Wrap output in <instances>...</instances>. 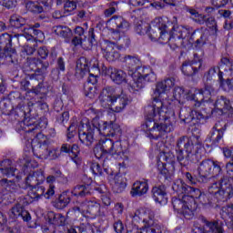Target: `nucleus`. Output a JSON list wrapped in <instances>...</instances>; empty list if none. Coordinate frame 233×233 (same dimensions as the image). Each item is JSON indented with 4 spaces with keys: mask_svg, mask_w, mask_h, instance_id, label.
I'll use <instances>...</instances> for the list:
<instances>
[{
    "mask_svg": "<svg viewBox=\"0 0 233 233\" xmlns=\"http://www.w3.org/2000/svg\"><path fill=\"white\" fill-rule=\"evenodd\" d=\"M172 86L174 78H167L157 84L152 102L146 109V122L142 126L149 139H159L161 136L170 134L174 130L176 106L170 105L167 107L163 103V94Z\"/></svg>",
    "mask_w": 233,
    "mask_h": 233,
    "instance_id": "f257e3e1",
    "label": "nucleus"
},
{
    "mask_svg": "<svg viewBox=\"0 0 233 233\" xmlns=\"http://www.w3.org/2000/svg\"><path fill=\"white\" fill-rule=\"evenodd\" d=\"M208 194L201 193L199 188L195 187L191 198L196 201V205H198V201L201 203V205H209L212 206V199H210V196H214L215 199L218 201H227L230 199V196L233 194L232 185L230 184V179L228 177H222L218 182L213 183L208 187Z\"/></svg>",
    "mask_w": 233,
    "mask_h": 233,
    "instance_id": "f03ea898",
    "label": "nucleus"
},
{
    "mask_svg": "<svg viewBox=\"0 0 233 233\" xmlns=\"http://www.w3.org/2000/svg\"><path fill=\"white\" fill-rule=\"evenodd\" d=\"M201 148V142L196 137L188 138L187 136L180 137L177 140L176 154L180 166L188 167L190 157L198 154Z\"/></svg>",
    "mask_w": 233,
    "mask_h": 233,
    "instance_id": "7ed1b4c3",
    "label": "nucleus"
},
{
    "mask_svg": "<svg viewBox=\"0 0 233 233\" xmlns=\"http://www.w3.org/2000/svg\"><path fill=\"white\" fill-rule=\"evenodd\" d=\"M99 101L103 108H110L114 106L115 112H122L127 108L130 99L125 93L116 95L113 87L104 88L99 96Z\"/></svg>",
    "mask_w": 233,
    "mask_h": 233,
    "instance_id": "20e7f679",
    "label": "nucleus"
},
{
    "mask_svg": "<svg viewBox=\"0 0 233 233\" xmlns=\"http://www.w3.org/2000/svg\"><path fill=\"white\" fill-rule=\"evenodd\" d=\"M103 147L106 148V152H107V154H110V156H113V157L118 161H122L118 163L119 167H125L128 165L130 153L128 152V149L123 147L121 141H114L110 138L104 137Z\"/></svg>",
    "mask_w": 233,
    "mask_h": 233,
    "instance_id": "39448f33",
    "label": "nucleus"
},
{
    "mask_svg": "<svg viewBox=\"0 0 233 233\" xmlns=\"http://www.w3.org/2000/svg\"><path fill=\"white\" fill-rule=\"evenodd\" d=\"M100 210L101 204L96 198H86L67 211L66 219H76L79 214L85 213L91 214V216H97Z\"/></svg>",
    "mask_w": 233,
    "mask_h": 233,
    "instance_id": "423d86ee",
    "label": "nucleus"
},
{
    "mask_svg": "<svg viewBox=\"0 0 233 233\" xmlns=\"http://www.w3.org/2000/svg\"><path fill=\"white\" fill-rule=\"evenodd\" d=\"M172 205L174 210L177 214H182L186 219H192L194 212L198 208L196 200L191 196L174 197L172 198Z\"/></svg>",
    "mask_w": 233,
    "mask_h": 233,
    "instance_id": "0eeeda50",
    "label": "nucleus"
},
{
    "mask_svg": "<svg viewBox=\"0 0 233 233\" xmlns=\"http://www.w3.org/2000/svg\"><path fill=\"white\" fill-rule=\"evenodd\" d=\"M70 194L75 198H87L90 196V186L88 185H77L71 191L66 190L59 195L58 199L55 203L56 208L62 210V208H66L72 201Z\"/></svg>",
    "mask_w": 233,
    "mask_h": 233,
    "instance_id": "6e6552de",
    "label": "nucleus"
},
{
    "mask_svg": "<svg viewBox=\"0 0 233 233\" xmlns=\"http://www.w3.org/2000/svg\"><path fill=\"white\" fill-rule=\"evenodd\" d=\"M198 174L201 183H208L212 177L221 174V163L212 159L202 160L198 167Z\"/></svg>",
    "mask_w": 233,
    "mask_h": 233,
    "instance_id": "1a4fd4ad",
    "label": "nucleus"
},
{
    "mask_svg": "<svg viewBox=\"0 0 233 233\" xmlns=\"http://www.w3.org/2000/svg\"><path fill=\"white\" fill-rule=\"evenodd\" d=\"M31 146L33 152H36L43 159H57L60 152L57 149H48L46 145V137L43 133L36 134L35 137L32 140Z\"/></svg>",
    "mask_w": 233,
    "mask_h": 233,
    "instance_id": "9d476101",
    "label": "nucleus"
},
{
    "mask_svg": "<svg viewBox=\"0 0 233 233\" xmlns=\"http://www.w3.org/2000/svg\"><path fill=\"white\" fill-rule=\"evenodd\" d=\"M134 76H137V80L130 85V92H138L145 86V83H153L156 81V74L150 69V67L137 66L135 71H133Z\"/></svg>",
    "mask_w": 233,
    "mask_h": 233,
    "instance_id": "9b49d317",
    "label": "nucleus"
},
{
    "mask_svg": "<svg viewBox=\"0 0 233 233\" xmlns=\"http://www.w3.org/2000/svg\"><path fill=\"white\" fill-rule=\"evenodd\" d=\"M214 92V86L211 83H204V88L195 89L194 93L188 92L186 99L191 101L192 105L196 108L201 106L202 103L210 101L212 97V93Z\"/></svg>",
    "mask_w": 233,
    "mask_h": 233,
    "instance_id": "f8f14e48",
    "label": "nucleus"
},
{
    "mask_svg": "<svg viewBox=\"0 0 233 233\" xmlns=\"http://www.w3.org/2000/svg\"><path fill=\"white\" fill-rule=\"evenodd\" d=\"M173 34L177 41V48L183 46L187 48L189 45H192V34H194V28L190 25H177L173 26Z\"/></svg>",
    "mask_w": 233,
    "mask_h": 233,
    "instance_id": "ddd939ff",
    "label": "nucleus"
},
{
    "mask_svg": "<svg viewBox=\"0 0 233 233\" xmlns=\"http://www.w3.org/2000/svg\"><path fill=\"white\" fill-rule=\"evenodd\" d=\"M144 227H133L127 233H162L161 226L154 221V213H148V218L143 219Z\"/></svg>",
    "mask_w": 233,
    "mask_h": 233,
    "instance_id": "4468645a",
    "label": "nucleus"
},
{
    "mask_svg": "<svg viewBox=\"0 0 233 233\" xmlns=\"http://www.w3.org/2000/svg\"><path fill=\"white\" fill-rule=\"evenodd\" d=\"M219 72H232V62L230 59L228 57H222L218 66L209 68L208 72L204 75V83H210L212 85V78L216 76V74L218 75Z\"/></svg>",
    "mask_w": 233,
    "mask_h": 233,
    "instance_id": "2eb2a0df",
    "label": "nucleus"
},
{
    "mask_svg": "<svg viewBox=\"0 0 233 233\" xmlns=\"http://www.w3.org/2000/svg\"><path fill=\"white\" fill-rule=\"evenodd\" d=\"M78 137L80 142L86 147H92L96 138L94 137V129L90 127V124L86 120L85 122H80L78 126Z\"/></svg>",
    "mask_w": 233,
    "mask_h": 233,
    "instance_id": "dca6fc26",
    "label": "nucleus"
},
{
    "mask_svg": "<svg viewBox=\"0 0 233 233\" xmlns=\"http://www.w3.org/2000/svg\"><path fill=\"white\" fill-rule=\"evenodd\" d=\"M15 35L2 34L0 35V57H12L15 56V49L12 48V38Z\"/></svg>",
    "mask_w": 233,
    "mask_h": 233,
    "instance_id": "f3484780",
    "label": "nucleus"
},
{
    "mask_svg": "<svg viewBox=\"0 0 233 233\" xmlns=\"http://www.w3.org/2000/svg\"><path fill=\"white\" fill-rule=\"evenodd\" d=\"M116 43L109 40H104L101 43L103 56L106 59V61H109V63H112L113 61H117V59L121 57L119 52L116 50Z\"/></svg>",
    "mask_w": 233,
    "mask_h": 233,
    "instance_id": "a211bd4d",
    "label": "nucleus"
},
{
    "mask_svg": "<svg viewBox=\"0 0 233 233\" xmlns=\"http://www.w3.org/2000/svg\"><path fill=\"white\" fill-rule=\"evenodd\" d=\"M98 130L104 137H116V139L121 137V127L112 121L104 122Z\"/></svg>",
    "mask_w": 233,
    "mask_h": 233,
    "instance_id": "6ab92c4d",
    "label": "nucleus"
},
{
    "mask_svg": "<svg viewBox=\"0 0 233 233\" xmlns=\"http://www.w3.org/2000/svg\"><path fill=\"white\" fill-rule=\"evenodd\" d=\"M203 66V60L200 58H195L192 61H185L182 64V73L184 76H187V77H193V76H196L199 70H201V67Z\"/></svg>",
    "mask_w": 233,
    "mask_h": 233,
    "instance_id": "aec40b11",
    "label": "nucleus"
},
{
    "mask_svg": "<svg viewBox=\"0 0 233 233\" xmlns=\"http://www.w3.org/2000/svg\"><path fill=\"white\" fill-rule=\"evenodd\" d=\"M106 25L111 30L125 34L130 28V24L123 16L114 15L107 20Z\"/></svg>",
    "mask_w": 233,
    "mask_h": 233,
    "instance_id": "412c9836",
    "label": "nucleus"
},
{
    "mask_svg": "<svg viewBox=\"0 0 233 233\" xmlns=\"http://www.w3.org/2000/svg\"><path fill=\"white\" fill-rule=\"evenodd\" d=\"M15 37H16L17 41H19V39L28 40L32 37V39H35L41 43L42 41H45V33H43L39 29H35L34 27H30V25H26L24 28V35L15 34Z\"/></svg>",
    "mask_w": 233,
    "mask_h": 233,
    "instance_id": "4be33fe9",
    "label": "nucleus"
},
{
    "mask_svg": "<svg viewBox=\"0 0 233 233\" xmlns=\"http://www.w3.org/2000/svg\"><path fill=\"white\" fill-rule=\"evenodd\" d=\"M225 130H227V124L223 121L217 122L208 135V141L211 145H218L223 139Z\"/></svg>",
    "mask_w": 233,
    "mask_h": 233,
    "instance_id": "5701e85b",
    "label": "nucleus"
},
{
    "mask_svg": "<svg viewBox=\"0 0 233 233\" xmlns=\"http://www.w3.org/2000/svg\"><path fill=\"white\" fill-rule=\"evenodd\" d=\"M168 30V18L157 17L151 22V32L149 33V39H157V34Z\"/></svg>",
    "mask_w": 233,
    "mask_h": 233,
    "instance_id": "b1692460",
    "label": "nucleus"
},
{
    "mask_svg": "<svg viewBox=\"0 0 233 233\" xmlns=\"http://www.w3.org/2000/svg\"><path fill=\"white\" fill-rule=\"evenodd\" d=\"M151 41H159L161 45H169L170 48L176 50L177 48V44L176 41V35H174V29L168 33V29L166 31H159L157 34V38H150Z\"/></svg>",
    "mask_w": 233,
    "mask_h": 233,
    "instance_id": "393cba45",
    "label": "nucleus"
},
{
    "mask_svg": "<svg viewBox=\"0 0 233 233\" xmlns=\"http://www.w3.org/2000/svg\"><path fill=\"white\" fill-rule=\"evenodd\" d=\"M204 222L203 228H198V233H225L223 223L219 221H208L207 218H202Z\"/></svg>",
    "mask_w": 233,
    "mask_h": 233,
    "instance_id": "a878e982",
    "label": "nucleus"
},
{
    "mask_svg": "<svg viewBox=\"0 0 233 233\" xmlns=\"http://www.w3.org/2000/svg\"><path fill=\"white\" fill-rule=\"evenodd\" d=\"M179 117L184 123H192V121L203 119V114L192 110L190 107L181 108L179 111Z\"/></svg>",
    "mask_w": 233,
    "mask_h": 233,
    "instance_id": "bb28decb",
    "label": "nucleus"
},
{
    "mask_svg": "<svg viewBox=\"0 0 233 233\" xmlns=\"http://www.w3.org/2000/svg\"><path fill=\"white\" fill-rule=\"evenodd\" d=\"M106 76H109L116 85H123V83H127V73L121 69L106 67Z\"/></svg>",
    "mask_w": 233,
    "mask_h": 233,
    "instance_id": "cd10ccee",
    "label": "nucleus"
},
{
    "mask_svg": "<svg viewBox=\"0 0 233 233\" xmlns=\"http://www.w3.org/2000/svg\"><path fill=\"white\" fill-rule=\"evenodd\" d=\"M172 188L178 196H192L194 190H196V187L187 185V183L181 179L175 181Z\"/></svg>",
    "mask_w": 233,
    "mask_h": 233,
    "instance_id": "c85d7f7f",
    "label": "nucleus"
},
{
    "mask_svg": "<svg viewBox=\"0 0 233 233\" xmlns=\"http://www.w3.org/2000/svg\"><path fill=\"white\" fill-rule=\"evenodd\" d=\"M25 183L29 187H35L37 185H41V183H45V171L39 169L30 172L25 178Z\"/></svg>",
    "mask_w": 233,
    "mask_h": 233,
    "instance_id": "c756f323",
    "label": "nucleus"
},
{
    "mask_svg": "<svg viewBox=\"0 0 233 233\" xmlns=\"http://www.w3.org/2000/svg\"><path fill=\"white\" fill-rule=\"evenodd\" d=\"M10 218H13V219H17V218H21L23 221H30V219H32L30 213L26 209H25V208H23L21 204H16L11 208Z\"/></svg>",
    "mask_w": 233,
    "mask_h": 233,
    "instance_id": "7c9ffc66",
    "label": "nucleus"
},
{
    "mask_svg": "<svg viewBox=\"0 0 233 233\" xmlns=\"http://www.w3.org/2000/svg\"><path fill=\"white\" fill-rule=\"evenodd\" d=\"M50 64L48 62H43L40 60L38 66L35 69V74L31 75V79H36V81H43L45 79V76L48 74V67Z\"/></svg>",
    "mask_w": 233,
    "mask_h": 233,
    "instance_id": "2f4dec72",
    "label": "nucleus"
},
{
    "mask_svg": "<svg viewBox=\"0 0 233 233\" xmlns=\"http://www.w3.org/2000/svg\"><path fill=\"white\" fill-rule=\"evenodd\" d=\"M191 39L192 43H194V40L196 39V46L201 48V46L207 44V32H205L203 29H196L191 34Z\"/></svg>",
    "mask_w": 233,
    "mask_h": 233,
    "instance_id": "473e14b6",
    "label": "nucleus"
},
{
    "mask_svg": "<svg viewBox=\"0 0 233 233\" xmlns=\"http://www.w3.org/2000/svg\"><path fill=\"white\" fill-rule=\"evenodd\" d=\"M176 171V166L174 163H161L158 164V172L165 177V179H170L172 176H174V172Z\"/></svg>",
    "mask_w": 233,
    "mask_h": 233,
    "instance_id": "72a5a7b5",
    "label": "nucleus"
},
{
    "mask_svg": "<svg viewBox=\"0 0 233 233\" xmlns=\"http://www.w3.org/2000/svg\"><path fill=\"white\" fill-rule=\"evenodd\" d=\"M113 192L116 194H121L127 188V178L123 176L116 175L115 176L112 181Z\"/></svg>",
    "mask_w": 233,
    "mask_h": 233,
    "instance_id": "f704fd0d",
    "label": "nucleus"
},
{
    "mask_svg": "<svg viewBox=\"0 0 233 233\" xmlns=\"http://www.w3.org/2000/svg\"><path fill=\"white\" fill-rule=\"evenodd\" d=\"M215 108L221 112V114H227L228 110H232L230 100L225 96H218L215 103Z\"/></svg>",
    "mask_w": 233,
    "mask_h": 233,
    "instance_id": "c9c22d12",
    "label": "nucleus"
},
{
    "mask_svg": "<svg viewBox=\"0 0 233 233\" xmlns=\"http://www.w3.org/2000/svg\"><path fill=\"white\" fill-rule=\"evenodd\" d=\"M152 196L156 203H160V204L167 203V191L165 190L164 186L153 187Z\"/></svg>",
    "mask_w": 233,
    "mask_h": 233,
    "instance_id": "e433bc0d",
    "label": "nucleus"
},
{
    "mask_svg": "<svg viewBox=\"0 0 233 233\" xmlns=\"http://www.w3.org/2000/svg\"><path fill=\"white\" fill-rule=\"evenodd\" d=\"M105 138L99 140L98 144L94 147V154L96 159H103L104 163L106 161V157L108 156V151L104 147Z\"/></svg>",
    "mask_w": 233,
    "mask_h": 233,
    "instance_id": "4c0bfd02",
    "label": "nucleus"
},
{
    "mask_svg": "<svg viewBox=\"0 0 233 233\" xmlns=\"http://www.w3.org/2000/svg\"><path fill=\"white\" fill-rule=\"evenodd\" d=\"M148 192V183L147 181H137L133 184L131 190V195L134 196H143Z\"/></svg>",
    "mask_w": 233,
    "mask_h": 233,
    "instance_id": "58836bf2",
    "label": "nucleus"
},
{
    "mask_svg": "<svg viewBox=\"0 0 233 233\" xmlns=\"http://www.w3.org/2000/svg\"><path fill=\"white\" fill-rule=\"evenodd\" d=\"M0 187H3L6 192H11V194H15L19 190V185L15 179L2 178Z\"/></svg>",
    "mask_w": 233,
    "mask_h": 233,
    "instance_id": "ea45409f",
    "label": "nucleus"
},
{
    "mask_svg": "<svg viewBox=\"0 0 233 233\" xmlns=\"http://www.w3.org/2000/svg\"><path fill=\"white\" fill-rule=\"evenodd\" d=\"M35 188V191L37 192L38 196L41 199L45 198L46 199H50V198H53L56 194V186L49 185V187L47 191L45 193V187L43 186H33Z\"/></svg>",
    "mask_w": 233,
    "mask_h": 233,
    "instance_id": "a19ab883",
    "label": "nucleus"
},
{
    "mask_svg": "<svg viewBox=\"0 0 233 233\" xmlns=\"http://www.w3.org/2000/svg\"><path fill=\"white\" fill-rule=\"evenodd\" d=\"M135 31L138 34V35H146V34L150 37V34H152V25L147 22L140 21L136 24Z\"/></svg>",
    "mask_w": 233,
    "mask_h": 233,
    "instance_id": "79ce46f5",
    "label": "nucleus"
},
{
    "mask_svg": "<svg viewBox=\"0 0 233 233\" xmlns=\"http://www.w3.org/2000/svg\"><path fill=\"white\" fill-rule=\"evenodd\" d=\"M54 32L55 34H56V35H60V37H64L66 43H68L72 38V29L67 26L56 25L54 27Z\"/></svg>",
    "mask_w": 233,
    "mask_h": 233,
    "instance_id": "37998d69",
    "label": "nucleus"
},
{
    "mask_svg": "<svg viewBox=\"0 0 233 233\" xmlns=\"http://www.w3.org/2000/svg\"><path fill=\"white\" fill-rule=\"evenodd\" d=\"M17 127H21L24 132H34V130H37V128H41V122H35L34 118H30L29 122H19Z\"/></svg>",
    "mask_w": 233,
    "mask_h": 233,
    "instance_id": "c03bdc74",
    "label": "nucleus"
},
{
    "mask_svg": "<svg viewBox=\"0 0 233 233\" xmlns=\"http://www.w3.org/2000/svg\"><path fill=\"white\" fill-rule=\"evenodd\" d=\"M184 0H163V2L159 0H155L153 3L150 4L153 8L156 10H163L165 8V5H169V6H176V5H179Z\"/></svg>",
    "mask_w": 233,
    "mask_h": 233,
    "instance_id": "a18cd8bd",
    "label": "nucleus"
},
{
    "mask_svg": "<svg viewBox=\"0 0 233 233\" xmlns=\"http://www.w3.org/2000/svg\"><path fill=\"white\" fill-rule=\"evenodd\" d=\"M124 63L131 69V72H134L139 66V58L137 56L127 55L124 57Z\"/></svg>",
    "mask_w": 233,
    "mask_h": 233,
    "instance_id": "49530a36",
    "label": "nucleus"
},
{
    "mask_svg": "<svg viewBox=\"0 0 233 233\" xmlns=\"http://www.w3.org/2000/svg\"><path fill=\"white\" fill-rule=\"evenodd\" d=\"M9 23L13 28H21V26L26 25V19L19 15H13L10 17Z\"/></svg>",
    "mask_w": 233,
    "mask_h": 233,
    "instance_id": "de8ad7c7",
    "label": "nucleus"
},
{
    "mask_svg": "<svg viewBox=\"0 0 233 233\" xmlns=\"http://www.w3.org/2000/svg\"><path fill=\"white\" fill-rule=\"evenodd\" d=\"M65 59H63V57H58L56 61V68L53 69L51 72L54 79H59V71L65 72Z\"/></svg>",
    "mask_w": 233,
    "mask_h": 233,
    "instance_id": "09e8293b",
    "label": "nucleus"
},
{
    "mask_svg": "<svg viewBox=\"0 0 233 233\" xmlns=\"http://www.w3.org/2000/svg\"><path fill=\"white\" fill-rule=\"evenodd\" d=\"M7 223L8 219L6 218V216L0 212V232L5 231L9 233H15V229L8 227Z\"/></svg>",
    "mask_w": 233,
    "mask_h": 233,
    "instance_id": "8fccbe9b",
    "label": "nucleus"
},
{
    "mask_svg": "<svg viewBox=\"0 0 233 233\" xmlns=\"http://www.w3.org/2000/svg\"><path fill=\"white\" fill-rule=\"evenodd\" d=\"M26 8L33 14H41L43 12V6L37 1H29L26 4Z\"/></svg>",
    "mask_w": 233,
    "mask_h": 233,
    "instance_id": "3c124183",
    "label": "nucleus"
},
{
    "mask_svg": "<svg viewBox=\"0 0 233 233\" xmlns=\"http://www.w3.org/2000/svg\"><path fill=\"white\" fill-rule=\"evenodd\" d=\"M218 81L220 84V86L222 88H224L225 90H232L233 89V84H232V80L228 78V79H224L223 78V72H219L218 73Z\"/></svg>",
    "mask_w": 233,
    "mask_h": 233,
    "instance_id": "603ef678",
    "label": "nucleus"
},
{
    "mask_svg": "<svg viewBox=\"0 0 233 233\" xmlns=\"http://www.w3.org/2000/svg\"><path fill=\"white\" fill-rule=\"evenodd\" d=\"M77 8V3L75 0H67L64 5V14L70 15Z\"/></svg>",
    "mask_w": 233,
    "mask_h": 233,
    "instance_id": "864d4df0",
    "label": "nucleus"
},
{
    "mask_svg": "<svg viewBox=\"0 0 233 233\" xmlns=\"http://www.w3.org/2000/svg\"><path fill=\"white\" fill-rule=\"evenodd\" d=\"M158 164L160 165L161 163H165L166 165H168V163H174V165H176V162L172 160V155H170V153H160L158 157Z\"/></svg>",
    "mask_w": 233,
    "mask_h": 233,
    "instance_id": "5fc2aeb1",
    "label": "nucleus"
},
{
    "mask_svg": "<svg viewBox=\"0 0 233 233\" xmlns=\"http://www.w3.org/2000/svg\"><path fill=\"white\" fill-rule=\"evenodd\" d=\"M151 212H148L147 214H145V212H141V210H137L135 211V213L133 215H131V218L133 219V221H137L139 222L144 219H148V214H150Z\"/></svg>",
    "mask_w": 233,
    "mask_h": 233,
    "instance_id": "6e6d98bb",
    "label": "nucleus"
},
{
    "mask_svg": "<svg viewBox=\"0 0 233 233\" xmlns=\"http://www.w3.org/2000/svg\"><path fill=\"white\" fill-rule=\"evenodd\" d=\"M90 170L95 176H103V168L97 162H92L90 164Z\"/></svg>",
    "mask_w": 233,
    "mask_h": 233,
    "instance_id": "4d7b16f0",
    "label": "nucleus"
},
{
    "mask_svg": "<svg viewBox=\"0 0 233 233\" xmlns=\"http://www.w3.org/2000/svg\"><path fill=\"white\" fill-rule=\"evenodd\" d=\"M13 177L15 176V168L14 167H5V168H0V177Z\"/></svg>",
    "mask_w": 233,
    "mask_h": 233,
    "instance_id": "13d9d810",
    "label": "nucleus"
},
{
    "mask_svg": "<svg viewBox=\"0 0 233 233\" xmlns=\"http://www.w3.org/2000/svg\"><path fill=\"white\" fill-rule=\"evenodd\" d=\"M85 94L86 97H89L90 99H94L96 96H97V92L96 91V86L87 85L85 86Z\"/></svg>",
    "mask_w": 233,
    "mask_h": 233,
    "instance_id": "bf43d9fd",
    "label": "nucleus"
},
{
    "mask_svg": "<svg viewBox=\"0 0 233 233\" xmlns=\"http://www.w3.org/2000/svg\"><path fill=\"white\" fill-rule=\"evenodd\" d=\"M53 221L55 225H57L58 227H63L66 223V218H65V216H63L61 213H58L54 216Z\"/></svg>",
    "mask_w": 233,
    "mask_h": 233,
    "instance_id": "052dcab7",
    "label": "nucleus"
},
{
    "mask_svg": "<svg viewBox=\"0 0 233 233\" xmlns=\"http://www.w3.org/2000/svg\"><path fill=\"white\" fill-rule=\"evenodd\" d=\"M76 68L80 69V70H85V71H89L88 69V62L86 61V58L85 57H80L77 61H76Z\"/></svg>",
    "mask_w": 233,
    "mask_h": 233,
    "instance_id": "680f3d73",
    "label": "nucleus"
},
{
    "mask_svg": "<svg viewBox=\"0 0 233 233\" xmlns=\"http://www.w3.org/2000/svg\"><path fill=\"white\" fill-rule=\"evenodd\" d=\"M68 119H70V114L68 111H65L59 116H57L56 121L65 127V124L68 123Z\"/></svg>",
    "mask_w": 233,
    "mask_h": 233,
    "instance_id": "e2e57ef3",
    "label": "nucleus"
},
{
    "mask_svg": "<svg viewBox=\"0 0 233 233\" xmlns=\"http://www.w3.org/2000/svg\"><path fill=\"white\" fill-rule=\"evenodd\" d=\"M206 26H208V28H211L212 30H215V32H218V24L216 23V18L209 16H206Z\"/></svg>",
    "mask_w": 233,
    "mask_h": 233,
    "instance_id": "0e129e2a",
    "label": "nucleus"
},
{
    "mask_svg": "<svg viewBox=\"0 0 233 233\" xmlns=\"http://www.w3.org/2000/svg\"><path fill=\"white\" fill-rule=\"evenodd\" d=\"M26 61L27 65L30 67V70H34L35 68H37L39 63L41 62V59L36 57H27Z\"/></svg>",
    "mask_w": 233,
    "mask_h": 233,
    "instance_id": "69168bd1",
    "label": "nucleus"
},
{
    "mask_svg": "<svg viewBox=\"0 0 233 233\" xmlns=\"http://www.w3.org/2000/svg\"><path fill=\"white\" fill-rule=\"evenodd\" d=\"M33 92L34 94H36V96H39V94L41 96H46V88H45V86H43V83L39 82L37 86L33 88Z\"/></svg>",
    "mask_w": 233,
    "mask_h": 233,
    "instance_id": "338daca9",
    "label": "nucleus"
},
{
    "mask_svg": "<svg viewBox=\"0 0 233 233\" xmlns=\"http://www.w3.org/2000/svg\"><path fill=\"white\" fill-rule=\"evenodd\" d=\"M226 169H227V174H228L229 177L233 178V159H230L226 164Z\"/></svg>",
    "mask_w": 233,
    "mask_h": 233,
    "instance_id": "774afa93",
    "label": "nucleus"
}]
</instances>
